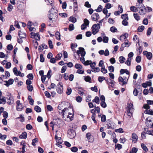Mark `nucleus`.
I'll use <instances>...</instances> for the list:
<instances>
[{
	"label": "nucleus",
	"mask_w": 153,
	"mask_h": 153,
	"mask_svg": "<svg viewBox=\"0 0 153 153\" xmlns=\"http://www.w3.org/2000/svg\"><path fill=\"white\" fill-rule=\"evenodd\" d=\"M108 37L105 36L103 37L102 41L103 42L107 43L108 42Z\"/></svg>",
	"instance_id": "nucleus-39"
},
{
	"label": "nucleus",
	"mask_w": 153,
	"mask_h": 153,
	"mask_svg": "<svg viewBox=\"0 0 153 153\" xmlns=\"http://www.w3.org/2000/svg\"><path fill=\"white\" fill-rule=\"evenodd\" d=\"M101 71L104 74H106L107 72V70L105 68V66L102 67Z\"/></svg>",
	"instance_id": "nucleus-38"
},
{
	"label": "nucleus",
	"mask_w": 153,
	"mask_h": 153,
	"mask_svg": "<svg viewBox=\"0 0 153 153\" xmlns=\"http://www.w3.org/2000/svg\"><path fill=\"white\" fill-rule=\"evenodd\" d=\"M76 100L77 102H80L82 100V98L81 97L78 96L76 97Z\"/></svg>",
	"instance_id": "nucleus-60"
},
{
	"label": "nucleus",
	"mask_w": 153,
	"mask_h": 153,
	"mask_svg": "<svg viewBox=\"0 0 153 153\" xmlns=\"http://www.w3.org/2000/svg\"><path fill=\"white\" fill-rule=\"evenodd\" d=\"M71 150L73 152H76L78 151V148L75 146L71 148Z\"/></svg>",
	"instance_id": "nucleus-52"
},
{
	"label": "nucleus",
	"mask_w": 153,
	"mask_h": 153,
	"mask_svg": "<svg viewBox=\"0 0 153 153\" xmlns=\"http://www.w3.org/2000/svg\"><path fill=\"white\" fill-rule=\"evenodd\" d=\"M141 147L143 150L145 152H147L148 149L144 143H142L141 145Z\"/></svg>",
	"instance_id": "nucleus-26"
},
{
	"label": "nucleus",
	"mask_w": 153,
	"mask_h": 153,
	"mask_svg": "<svg viewBox=\"0 0 153 153\" xmlns=\"http://www.w3.org/2000/svg\"><path fill=\"white\" fill-rule=\"evenodd\" d=\"M79 49L76 52V53L79 56L80 54L82 57H84L86 53L84 49L82 47H79Z\"/></svg>",
	"instance_id": "nucleus-3"
},
{
	"label": "nucleus",
	"mask_w": 153,
	"mask_h": 153,
	"mask_svg": "<svg viewBox=\"0 0 153 153\" xmlns=\"http://www.w3.org/2000/svg\"><path fill=\"white\" fill-rule=\"evenodd\" d=\"M122 47H128L130 45L128 44V40H126L122 44Z\"/></svg>",
	"instance_id": "nucleus-19"
},
{
	"label": "nucleus",
	"mask_w": 153,
	"mask_h": 153,
	"mask_svg": "<svg viewBox=\"0 0 153 153\" xmlns=\"http://www.w3.org/2000/svg\"><path fill=\"white\" fill-rule=\"evenodd\" d=\"M141 57L139 56H137L136 57V61L137 63H139L140 62L141 60Z\"/></svg>",
	"instance_id": "nucleus-56"
},
{
	"label": "nucleus",
	"mask_w": 153,
	"mask_h": 153,
	"mask_svg": "<svg viewBox=\"0 0 153 153\" xmlns=\"http://www.w3.org/2000/svg\"><path fill=\"white\" fill-rule=\"evenodd\" d=\"M34 110L37 112H40L41 111V108L38 106L36 105L34 107Z\"/></svg>",
	"instance_id": "nucleus-24"
},
{
	"label": "nucleus",
	"mask_w": 153,
	"mask_h": 153,
	"mask_svg": "<svg viewBox=\"0 0 153 153\" xmlns=\"http://www.w3.org/2000/svg\"><path fill=\"white\" fill-rule=\"evenodd\" d=\"M118 81L120 84H121V82H122L121 84L122 86H123L124 85L127 84L128 82V79H125L123 78L122 76H119L118 79Z\"/></svg>",
	"instance_id": "nucleus-6"
},
{
	"label": "nucleus",
	"mask_w": 153,
	"mask_h": 153,
	"mask_svg": "<svg viewBox=\"0 0 153 153\" xmlns=\"http://www.w3.org/2000/svg\"><path fill=\"white\" fill-rule=\"evenodd\" d=\"M108 70L111 72H113L114 71V68L112 66H110L108 67Z\"/></svg>",
	"instance_id": "nucleus-51"
},
{
	"label": "nucleus",
	"mask_w": 153,
	"mask_h": 153,
	"mask_svg": "<svg viewBox=\"0 0 153 153\" xmlns=\"http://www.w3.org/2000/svg\"><path fill=\"white\" fill-rule=\"evenodd\" d=\"M144 113L146 114L153 115V111L151 110H146L144 111Z\"/></svg>",
	"instance_id": "nucleus-20"
},
{
	"label": "nucleus",
	"mask_w": 153,
	"mask_h": 153,
	"mask_svg": "<svg viewBox=\"0 0 153 153\" xmlns=\"http://www.w3.org/2000/svg\"><path fill=\"white\" fill-rule=\"evenodd\" d=\"M98 79L100 82H101L103 80L105 79V78L104 76H99L98 78Z\"/></svg>",
	"instance_id": "nucleus-53"
},
{
	"label": "nucleus",
	"mask_w": 153,
	"mask_h": 153,
	"mask_svg": "<svg viewBox=\"0 0 153 153\" xmlns=\"http://www.w3.org/2000/svg\"><path fill=\"white\" fill-rule=\"evenodd\" d=\"M146 134L153 136V130H150L146 132Z\"/></svg>",
	"instance_id": "nucleus-64"
},
{
	"label": "nucleus",
	"mask_w": 153,
	"mask_h": 153,
	"mask_svg": "<svg viewBox=\"0 0 153 153\" xmlns=\"http://www.w3.org/2000/svg\"><path fill=\"white\" fill-rule=\"evenodd\" d=\"M93 70H91L92 71L94 72H99L100 70V69L98 67L94 68H93Z\"/></svg>",
	"instance_id": "nucleus-40"
},
{
	"label": "nucleus",
	"mask_w": 153,
	"mask_h": 153,
	"mask_svg": "<svg viewBox=\"0 0 153 153\" xmlns=\"http://www.w3.org/2000/svg\"><path fill=\"white\" fill-rule=\"evenodd\" d=\"M143 54L144 55H146L148 59L150 60L152 58V54L151 52H148L147 51H144Z\"/></svg>",
	"instance_id": "nucleus-8"
},
{
	"label": "nucleus",
	"mask_w": 153,
	"mask_h": 153,
	"mask_svg": "<svg viewBox=\"0 0 153 153\" xmlns=\"http://www.w3.org/2000/svg\"><path fill=\"white\" fill-rule=\"evenodd\" d=\"M84 5L85 7L88 8H90L91 7V5L89 4L88 1H87L85 2Z\"/></svg>",
	"instance_id": "nucleus-59"
},
{
	"label": "nucleus",
	"mask_w": 153,
	"mask_h": 153,
	"mask_svg": "<svg viewBox=\"0 0 153 153\" xmlns=\"http://www.w3.org/2000/svg\"><path fill=\"white\" fill-rule=\"evenodd\" d=\"M74 25L73 24H70L69 26V30L71 31L74 30Z\"/></svg>",
	"instance_id": "nucleus-49"
},
{
	"label": "nucleus",
	"mask_w": 153,
	"mask_h": 153,
	"mask_svg": "<svg viewBox=\"0 0 153 153\" xmlns=\"http://www.w3.org/2000/svg\"><path fill=\"white\" fill-rule=\"evenodd\" d=\"M5 97H3L2 98H0V104L4 102V103H5L6 102Z\"/></svg>",
	"instance_id": "nucleus-37"
},
{
	"label": "nucleus",
	"mask_w": 153,
	"mask_h": 153,
	"mask_svg": "<svg viewBox=\"0 0 153 153\" xmlns=\"http://www.w3.org/2000/svg\"><path fill=\"white\" fill-rule=\"evenodd\" d=\"M7 99H8V100H9V101L7 102V103L8 105H11L13 104L14 102V99L13 97L11 96V94H10L8 96V97H6Z\"/></svg>",
	"instance_id": "nucleus-10"
},
{
	"label": "nucleus",
	"mask_w": 153,
	"mask_h": 153,
	"mask_svg": "<svg viewBox=\"0 0 153 153\" xmlns=\"http://www.w3.org/2000/svg\"><path fill=\"white\" fill-rule=\"evenodd\" d=\"M113 123L112 122L109 123H107L106 125L107 126V128L108 129L109 128H114V125Z\"/></svg>",
	"instance_id": "nucleus-16"
},
{
	"label": "nucleus",
	"mask_w": 153,
	"mask_h": 153,
	"mask_svg": "<svg viewBox=\"0 0 153 153\" xmlns=\"http://www.w3.org/2000/svg\"><path fill=\"white\" fill-rule=\"evenodd\" d=\"M152 32V28L151 27H149L147 30V36H149L151 34Z\"/></svg>",
	"instance_id": "nucleus-50"
},
{
	"label": "nucleus",
	"mask_w": 153,
	"mask_h": 153,
	"mask_svg": "<svg viewBox=\"0 0 153 153\" xmlns=\"http://www.w3.org/2000/svg\"><path fill=\"white\" fill-rule=\"evenodd\" d=\"M115 131L116 132H119V133H123L124 131L123 129L121 128H120L118 129H116L115 130Z\"/></svg>",
	"instance_id": "nucleus-47"
},
{
	"label": "nucleus",
	"mask_w": 153,
	"mask_h": 153,
	"mask_svg": "<svg viewBox=\"0 0 153 153\" xmlns=\"http://www.w3.org/2000/svg\"><path fill=\"white\" fill-rule=\"evenodd\" d=\"M48 43L49 46V47L51 49H52L53 48V46L52 44V41L51 40H49L48 41Z\"/></svg>",
	"instance_id": "nucleus-44"
},
{
	"label": "nucleus",
	"mask_w": 153,
	"mask_h": 153,
	"mask_svg": "<svg viewBox=\"0 0 153 153\" xmlns=\"http://www.w3.org/2000/svg\"><path fill=\"white\" fill-rule=\"evenodd\" d=\"M145 27L144 26L141 25L138 27L137 28L138 31L139 32H142L144 29Z\"/></svg>",
	"instance_id": "nucleus-25"
},
{
	"label": "nucleus",
	"mask_w": 153,
	"mask_h": 153,
	"mask_svg": "<svg viewBox=\"0 0 153 153\" xmlns=\"http://www.w3.org/2000/svg\"><path fill=\"white\" fill-rule=\"evenodd\" d=\"M102 8V7L101 5H100L98 7L97 9H96L95 10H96L97 12H100L101 11Z\"/></svg>",
	"instance_id": "nucleus-36"
},
{
	"label": "nucleus",
	"mask_w": 153,
	"mask_h": 153,
	"mask_svg": "<svg viewBox=\"0 0 153 153\" xmlns=\"http://www.w3.org/2000/svg\"><path fill=\"white\" fill-rule=\"evenodd\" d=\"M128 18H127L126 19L123 20L122 22V24L124 26H127L128 25V22L127 21L128 20Z\"/></svg>",
	"instance_id": "nucleus-29"
},
{
	"label": "nucleus",
	"mask_w": 153,
	"mask_h": 153,
	"mask_svg": "<svg viewBox=\"0 0 153 153\" xmlns=\"http://www.w3.org/2000/svg\"><path fill=\"white\" fill-rule=\"evenodd\" d=\"M84 80L86 82H89L90 83L91 82V78L89 76H85L84 77Z\"/></svg>",
	"instance_id": "nucleus-32"
},
{
	"label": "nucleus",
	"mask_w": 153,
	"mask_h": 153,
	"mask_svg": "<svg viewBox=\"0 0 153 153\" xmlns=\"http://www.w3.org/2000/svg\"><path fill=\"white\" fill-rule=\"evenodd\" d=\"M45 59L43 57L42 54H41L40 55V61L41 62H43L44 61Z\"/></svg>",
	"instance_id": "nucleus-57"
},
{
	"label": "nucleus",
	"mask_w": 153,
	"mask_h": 153,
	"mask_svg": "<svg viewBox=\"0 0 153 153\" xmlns=\"http://www.w3.org/2000/svg\"><path fill=\"white\" fill-rule=\"evenodd\" d=\"M3 115L4 118H7L8 116V114L6 111H4L3 112Z\"/></svg>",
	"instance_id": "nucleus-62"
},
{
	"label": "nucleus",
	"mask_w": 153,
	"mask_h": 153,
	"mask_svg": "<svg viewBox=\"0 0 153 153\" xmlns=\"http://www.w3.org/2000/svg\"><path fill=\"white\" fill-rule=\"evenodd\" d=\"M14 80L13 79H9L8 81H5L4 82L6 83L4 85L7 87L9 86L10 85L12 84Z\"/></svg>",
	"instance_id": "nucleus-12"
},
{
	"label": "nucleus",
	"mask_w": 153,
	"mask_h": 153,
	"mask_svg": "<svg viewBox=\"0 0 153 153\" xmlns=\"http://www.w3.org/2000/svg\"><path fill=\"white\" fill-rule=\"evenodd\" d=\"M146 133L145 132H142L141 134V137L143 139H145L146 138Z\"/></svg>",
	"instance_id": "nucleus-54"
},
{
	"label": "nucleus",
	"mask_w": 153,
	"mask_h": 153,
	"mask_svg": "<svg viewBox=\"0 0 153 153\" xmlns=\"http://www.w3.org/2000/svg\"><path fill=\"white\" fill-rule=\"evenodd\" d=\"M119 60L120 63H123L126 60V59L123 56H120Z\"/></svg>",
	"instance_id": "nucleus-21"
},
{
	"label": "nucleus",
	"mask_w": 153,
	"mask_h": 153,
	"mask_svg": "<svg viewBox=\"0 0 153 153\" xmlns=\"http://www.w3.org/2000/svg\"><path fill=\"white\" fill-rule=\"evenodd\" d=\"M76 133L74 130L69 129L68 131V136L70 139H72L76 136Z\"/></svg>",
	"instance_id": "nucleus-2"
},
{
	"label": "nucleus",
	"mask_w": 153,
	"mask_h": 153,
	"mask_svg": "<svg viewBox=\"0 0 153 153\" xmlns=\"http://www.w3.org/2000/svg\"><path fill=\"white\" fill-rule=\"evenodd\" d=\"M13 7L12 5L11 4H9L7 7V10L10 12L13 9Z\"/></svg>",
	"instance_id": "nucleus-45"
},
{
	"label": "nucleus",
	"mask_w": 153,
	"mask_h": 153,
	"mask_svg": "<svg viewBox=\"0 0 153 153\" xmlns=\"http://www.w3.org/2000/svg\"><path fill=\"white\" fill-rule=\"evenodd\" d=\"M37 40H39L40 39V37L38 33H36V34L34 37Z\"/></svg>",
	"instance_id": "nucleus-46"
},
{
	"label": "nucleus",
	"mask_w": 153,
	"mask_h": 153,
	"mask_svg": "<svg viewBox=\"0 0 153 153\" xmlns=\"http://www.w3.org/2000/svg\"><path fill=\"white\" fill-rule=\"evenodd\" d=\"M75 67L77 69H81L82 67V66L79 64H76L75 65Z\"/></svg>",
	"instance_id": "nucleus-41"
},
{
	"label": "nucleus",
	"mask_w": 153,
	"mask_h": 153,
	"mask_svg": "<svg viewBox=\"0 0 153 153\" xmlns=\"http://www.w3.org/2000/svg\"><path fill=\"white\" fill-rule=\"evenodd\" d=\"M133 111H130L127 110V114L129 118H130L131 116L132 115V114Z\"/></svg>",
	"instance_id": "nucleus-43"
},
{
	"label": "nucleus",
	"mask_w": 153,
	"mask_h": 153,
	"mask_svg": "<svg viewBox=\"0 0 153 153\" xmlns=\"http://www.w3.org/2000/svg\"><path fill=\"white\" fill-rule=\"evenodd\" d=\"M27 88L28 90L30 92L32 91L33 89V86L31 85H27Z\"/></svg>",
	"instance_id": "nucleus-48"
},
{
	"label": "nucleus",
	"mask_w": 153,
	"mask_h": 153,
	"mask_svg": "<svg viewBox=\"0 0 153 153\" xmlns=\"http://www.w3.org/2000/svg\"><path fill=\"white\" fill-rule=\"evenodd\" d=\"M130 9L131 11L133 12H136L138 11L137 8L134 6H131Z\"/></svg>",
	"instance_id": "nucleus-28"
},
{
	"label": "nucleus",
	"mask_w": 153,
	"mask_h": 153,
	"mask_svg": "<svg viewBox=\"0 0 153 153\" xmlns=\"http://www.w3.org/2000/svg\"><path fill=\"white\" fill-rule=\"evenodd\" d=\"M67 69V66L65 65L63 66L61 69V73H63L65 72V71Z\"/></svg>",
	"instance_id": "nucleus-55"
},
{
	"label": "nucleus",
	"mask_w": 153,
	"mask_h": 153,
	"mask_svg": "<svg viewBox=\"0 0 153 153\" xmlns=\"http://www.w3.org/2000/svg\"><path fill=\"white\" fill-rule=\"evenodd\" d=\"M131 59L128 58L126 60V61L125 62V63L128 66H130L131 64Z\"/></svg>",
	"instance_id": "nucleus-34"
},
{
	"label": "nucleus",
	"mask_w": 153,
	"mask_h": 153,
	"mask_svg": "<svg viewBox=\"0 0 153 153\" xmlns=\"http://www.w3.org/2000/svg\"><path fill=\"white\" fill-rule=\"evenodd\" d=\"M74 116V114L69 113L68 115L67 116V118H69L71 121H72L73 119Z\"/></svg>",
	"instance_id": "nucleus-30"
},
{
	"label": "nucleus",
	"mask_w": 153,
	"mask_h": 153,
	"mask_svg": "<svg viewBox=\"0 0 153 153\" xmlns=\"http://www.w3.org/2000/svg\"><path fill=\"white\" fill-rule=\"evenodd\" d=\"M144 9H140V10L139 12V13L140 15H145L146 13V10L145 11H144L143 10Z\"/></svg>",
	"instance_id": "nucleus-33"
},
{
	"label": "nucleus",
	"mask_w": 153,
	"mask_h": 153,
	"mask_svg": "<svg viewBox=\"0 0 153 153\" xmlns=\"http://www.w3.org/2000/svg\"><path fill=\"white\" fill-rule=\"evenodd\" d=\"M32 126L30 124H27L26 126V128L28 130H30L32 128Z\"/></svg>",
	"instance_id": "nucleus-58"
},
{
	"label": "nucleus",
	"mask_w": 153,
	"mask_h": 153,
	"mask_svg": "<svg viewBox=\"0 0 153 153\" xmlns=\"http://www.w3.org/2000/svg\"><path fill=\"white\" fill-rule=\"evenodd\" d=\"M17 106L16 107V109L19 111H21L22 108V104L20 103L19 100H17L16 101Z\"/></svg>",
	"instance_id": "nucleus-9"
},
{
	"label": "nucleus",
	"mask_w": 153,
	"mask_h": 153,
	"mask_svg": "<svg viewBox=\"0 0 153 153\" xmlns=\"http://www.w3.org/2000/svg\"><path fill=\"white\" fill-rule=\"evenodd\" d=\"M27 77L30 80H32L33 79V77L32 74H29L27 75Z\"/></svg>",
	"instance_id": "nucleus-61"
},
{
	"label": "nucleus",
	"mask_w": 153,
	"mask_h": 153,
	"mask_svg": "<svg viewBox=\"0 0 153 153\" xmlns=\"http://www.w3.org/2000/svg\"><path fill=\"white\" fill-rule=\"evenodd\" d=\"M131 138L132 142L135 143H136L137 141L138 137L135 133H133L132 134Z\"/></svg>",
	"instance_id": "nucleus-7"
},
{
	"label": "nucleus",
	"mask_w": 153,
	"mask_h": 153,
	"mask_svg": "<svg viewBox=\"0 0 153 153\" xmlns=\"http://www.w3.org/2000/svg\"><path fill=\"white\" fill-rule=\"evenodd\" d=\"M93 102H95L97 104H99L100 103V100L98 97L96 96L95 97L94 100H92Z\"/></svg>",
	"instance_id": "nucleus-27"
},
{
	"label": "nucleus",
	"mask_w": 153,
	"mask_h": 153,
	"mask_svg": "<svg viewBox=\"0 0 153 153\" xmlns=\"http://www.w3.org/2000/svg\"><path fill=\"white\" fill-rule=\"evenodd\" d=\"M91 28L92 33L93 34L95 35L99 31L100 27H97V25L94 24L92 26Z\"/></svg>",
	"instance_id": "nucleus-5"
},
{
	"label": "nucleus",
	"mask_w": 153,
	"mask_h": 153,
	"mask_svg": "<svg viewBox=\"0 0 153 153\" xmlns=\"http://www.w3.org/2000/svg\"><path fill=\"white\" fill-rule=\"evenodd\" d=\"M134 16L135 19L137 21H138L140 19V16L138 15V14L137 13H134L133 14Z\"/></svg>",
	"instance_id": "nucleus-22"
},
{
	"label": "nucleus",
	"mask_w": 153,
	"mask_h": 153,
	"mask_svg": "<svg viewBox=\"0 0 153 153\" xmlns=\"http://www.w3.org/2000/svg\"><path fill=\"white\" fill-rule=\"evenodd\" d=\"M99 15L97 13H94L91 16L92 19L95 21L99 19Z\"/></svg>",
	"instance_id": "nucleus-11"
},
{
	"label": "nucleus",
	"mask_w": 153,
	"mask_h": 153,
	"mask_svg": "<svg viewBox=\"0 0 153 153\" xmlns=\"http://www.w3.org/2000/svg\"><path fill=\"white\" fill-rule=\"evenodd\" d=\"M128 34L127 33H125L120 36V39L122 41H123L125 39L128 37Z\"/></svg>",
	"instance_id": "nucleus-14"
},
{
	"label": "nucleus",
	"mask_w": 153,
	"mask_h": 153,
	"mask_svg": "<svg viewBox=\"0 0 153 153\" xmlns=\"http://www.w3.org/2000/svg\"><path fill=\"white\" fill-rule=\"evenodd\" d=\"M56 39L57 40H60V33L58 32H56L55 33Z\"/></svg>",
	"instance_id": "nucleus-31"
},
{
	"label": "nucleus",
	"mask_w": 153,
	"mask_h": 153,
	"mask_svg": "<svg viewBox=\"0 0 153 153\" xmlns=\"http://www.w3.org/2000/svg\"><path fill=\"white\" fill-rule=\"evenodd\" d=\"M136 6H137V9H144L145 10H146V8L143 4H139L138 5H136Z\"/></svg>",
	"instance_id": "nucleus-18"
},
{
	"label": "nucleus",
	"mask_w": 153,
	"mask_h": 153,
	"mask_svg": "<svg viewBox=\"0 0 153 153\" xmlns=\"http://www.w3.org/2000/svg\"><path fill=\"white\" fill-rule=\"evenodd\" d=\"M110 30L113 33H114L117 31V29L115 27L112 26L110 28Z\"/></svg>",
	"instance_id": "nucleus-35"
},
{
	"label": "nucleus",
	"mask_w": 153,
	"mask_h": 153,
	"mask_svg": "<svg viewBox=\"0 0 153 153\" xmlns=\"http://www.w3.org/2000/svg\"><path fill=\"white\" fill-rule=\"evenodd\" d=\"M49 13H51L50 14V16L49 17L50 22H51V21H52V22H55L56 20L58 17L57 11L56 10H55L52 7L51 10L49 11Z\"/></svg>",
	"instance_id": "nucleus-1"
},
{
	"label": "nucleus",
	"mask_w": 153,
	"mask_h": 153,
	"mask_svg": "<svg viewBox=\"0 0 153 153\" xmlns=\"http://www.w3.org/2000/svg\"><path fill=\"white\" fill-rule=\"evenodd\" d=\"M143 48L141 46H140L139 48L137 49V51H138L139 54H140L142 51Z\"/></svg>",
	"instance_id": "nucleus-63"
},
{
	"label": "nucleus",
	"mask_w": 153,
	"mask_h": 153,
	"mask_svg": "<svg viewBox=\"0 0 153 153\" xmlns=\"http://www.w3.org/2000/svg\"><path fill=\"white\" fill-rule=\"evenodd\" d=\"M69 20L73 23H74L76 21V19L73 16H71L69 19Z\"/></svg>",
	"instance_id": "nucleus-23"
},
{
	"label": "nucleus",
	"mask_w": 153,
	"mask_h": 153,
	"mask_svg": "<svg viewBox=\"0 0 153 153\" xmlns=\"http://www.w3.org/2000/svg\"><path fill=\"white\" fill-rule=\"evenodd\" d=\"M72 91V90L70 88H68L67 89L66 94L68 95H70Z\"/></svg>",
	"instance_id": "nucleus-42"
},
{
	"label": "nucleus",
	"mask_w": 153,
	"mask_h": 153,
	"mask_svg": "<svg viewBox=\"0 0 153 153\" xmlns=\"http://www.w3.org/2000/svg\"><path fill=\"white\" fill-rule=\"evenodd\" d=\"M27 137V134L26 132L22 133L21 135L19 136V137L20 139H26Z\"/></svg>",
	"instance_id": "nucleus-17"
},
{
	"label": "nucleus",
	"mask_w": 153,
	"mask_h": 153,
	"mask_svg": "<svg viewBox=\"0 0 153 153\" xmlns=\"http://www.w3.org/2000/svg\"><path fill=\"white\" fill-rule=\"evenodd\" d=\"M56 91L59 94H61L63 92V86L60 82H59L57 85Z\"/></svg>",
	"instance_id": "nucleus-4"
},
{
	"label": "nucleus",
	"mask_w": 153,
	"mask_h": 153,
	"mask_svg": "<svg viewBox=\"0 0 153 153\" xmlns=\"http://www.w3.org/2000/svg\"><path fill=\"white\" fill-rule=\"evenodd\" d=\"M18 35L21 38H25L26 37V34L22 32L20 30L19 31Z\"/></svg>",
	"instance_id": "nucleus-15"
},
{
	"label": "nucleus",
	"mask_w": 153,
	"mask_h": 153,
	"mask_svg": "<svg viewBox=\"0 0 153 153\" xmlns=\"http://www.w3.org/2000/svg\"><path fill=\"white\" fill-rule=\"evenodd\" d=\"M128 106L126 108L127 110L130 111H134V108L133 107V104L132 103H128Z\"/></svg>",
	"instance_id": "nucleus-13"
}]
</instances>
